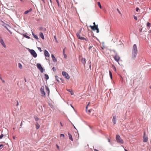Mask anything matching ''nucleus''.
Masks as SVG:
<instances>
[{"mask_svg": "<svg viewBox=\"0 0 151 151\" xmlns=\"http://www.w3.org/2000/svg\"><path fill=\"white\" fill-rule=\"evenodd\" d=\"M137 45L134 44L132 47V58L134 59L136 57L137 53Z\"/></svg>", "mask_w": 151, "mask_h": 151, "instance_id": "1", "label": "nucleus"}, {"mask_svg": "<svg viewBox=\"0 0 151 151\" xmlns=\"http://www.w3.org/2000/svg\"><path fill=\"white\" fill-rule=\"evenodd\" d=\"M94 26H92L91 25H90L89 27H91V29L93 30H96V32L99 33V29L98 28V25L97 24L96 25V24L95 22L93 23Z\"/></svg>", "mask_w": 151, "mask_h": 151, "instance_id": "2", "label": "nucleus"}, {"mask_svg": "<svg viewBox=\"0 0 151 151\" xmlns=\"http://www.w3.org/2000/svg\"><path fill=\"white\" fill-rule=\"evenodd\" d=\"M116 140L117 142L121 144H123L124 143V141L122 139L121 137L119 135H117L116 137Z\"/></svg>", "mask_w": 151, "mask_h": 151, "instance_id": "3", "label": "nucleus"}, {"mask_svg": "<svg viewBox=\"0 0 151 151\" xmlns=\"http://www.w3.org/2000/svg\"><path fill=\"white\" fill-rule=\"evenodd\" d=\"M82 29H81L79 30V31L78 32H77L76 33V36L79 39L81 40H86V39L84 37H81L80 35V33L81 32Z\"/></svg>", "mask_w": 151, "mask_h": 151, "instance_id": "4", "label": "nucleus"}, {"mask_svg": "<svg viewBox=\"0 0 151 151\" xmlns=\"http://www.w3.org/2000/svg\"><path fill=\"white\" fill-rule=\"evenodd\" d=\"M62 74L64 77L67 79H69L70 78V76L68 74L65 72H62Z\"/></svg>", "mask_w": 151, "mask_h": 151, "instance_id": "5", "label": "nucleus"}, {"mask_svg": "<svg viewBox=\"0 0 151 151\" xmlns=\"http://www.w3.org/2000/svg\"><path fill=\"white\" fill-rule=\"evenodd\" d=\"M37 68L40 70L41 73H43V69L40 64L38 63H37Z\"/></svg>", "mask_w": 151, "mask_h": 151, "instance_id": "6", "label": "nucleus"}, {"mask_svg": "<svg viewBox=\"0 0 151 151\" xmlns=\"http://www.w3.org/2000/svg\"><path fill=\"white\" fill-rule=\"evenodd\" d=\"M30 52L31 54L34 57L36 58L37 56V54L36 53L35 51L33 50H30Z\"/></svg>", "mask_w": 151, "mask_h": 151, "instance_id": "7", "label": "nucleus"}, {"mask_svg": "<svg viewBox=\"0 0 151 151\" xmlns=\"http://www.w3.org/2000/svg\"><path fill=\"white\" fill-rule=\"evenodd\" d=\"M0 42L4 47L5 48L6 47V45L1 37H0Z\"/></svg>", "mask_w": 151, "mask_h": 151, "instance_id": "8", "label": "nucleus"}, {"mask_svg": "<svg viewBox=\"0 0 151 151\" xmlns=\"http://www.w3.org/2000/svg\"><path fill=\"white\" fill-rule=\"evenodd\" d=\"M114 59L118 63L119 60L120 59V57L117 55H116L114 56Z\"/></svg>", "mask_w": 151, "mask_h": 151, "instance_id": "9", "label": "nucleus"}, {"mask_svg": "<svg viewBox=\"0 0 151 151\" xmlns=\"http://www.w3.org/2000/svg\"><path fill=\"white\" fill-rule=\"evenodd\" d=\"M148 140V137L145 136V132L144 133L143 136V140L144 142H147Z\"/></svg>", "mask_w": 151, "mask_h": 151, "instance_id": "10", "label": "nucleus"}, {"mask_svg": "<svg viewBox=\"0 0 151 151\" xmlns=\"http://www.w3.org/2000/svg\"><path fill=\"white\" fill-rule=\"evenodd\" d=\"M45 91L46 92V93L47 94H49L50 93V90L49 88L47 86H45Z\"/></svg>", "mask_w": 151, "mask_h": 151, "instance_id": "11", "label": "nucleus"}, {"mask_svg": "<svg viewBox=\"0 0 151 151\" xmlns=\"http://www.w3.org/2000/svg\"><path fill=\"white\" fill-rule=\"evenodd\" d=\"M41 93L42 94H45V92L44 91V87H42L40 89Z\"/></svg>", "mask_w": 151, "mask_h": 151, "instance_id": "12", "label": "nucleus"}, {"mask_svg": "<svg viewBox=\"0 0 151 151\" xmlns=\"http://www.w3.org/2000/svg\"><path fill=\"white\" fill-rule=\"evenodd\" d=\"M44 54H45V56L46 57H49L50 55H49L48 52L46 50H45Z\"/></svg>", "mask_w": 151, "mask_h": 151, "instance_id": "13", "label": "nucleus"}, {"mask_svg": "<svg viewBox=\"0 0 151 151\" xmlns=\"http://www.w3.org/2000/svg\"><path fill=\"white\" fill-rule=\"evenodd\" d=\"M81 62L82 63L85 65L86 63V59L82 58L81 60Z\"/></svg>", "mask_w": 151, "mask_h": 151, "instance_id": "14", "label": "nucleus"}, {"mask_svg": "<svg viewBox=\"0 0 151 151\" xmlns=\"http://www.w3.org/2000/svg\"><path fill=\"white\" fill-rule=\"evenodd\" d=\"M116 116H114L113 117V119L112 120L114 124H115L116 122Z\"/></svg>", "mask_w": 151, "mask_h": 151, "instance_id": "15", "label": "nucleus"}, {"mask_svg": "<svg viewBox=\"0 0 151 151\" xmlns=\"http://www.w3.org/2000/svg\"><path fill=\"white\" fill-rule=\"evenodd\" d=\"M52 58L53 60V61L55 62H56L57 61V60L56 58H55V57L54 55H52Z\"/></svg>", "mask_w": 151, "mask_h": 151, "instance_id": "16", "label": "nucleus"}, {"mask_svg": "<svg viewBox=\"0 0 151 151\" xmlns=\"http://www.w3.org/2000/svg\"><path fill=\"white\" fill-rule=\"evenodd\" d=\"M40 36L41 38L43 40L44 39V37L42 33L40 32Z\"/></svg>", "mask_w": 151, "mask_h": 151, "instance_id": "17", "label": "nucleus"}, {"mask_svg": "<svg viewBox=\"0 0 151 151\" xmlns=\"http://www.w3.org/2000/svg\"><path fill=\"white\" fill-rule=\"evenodd\" d=\"M68 135L69 139L71 141H73V140L72 138V135L70 134L69 133H68Z\"/></svg>", "mask_w": 151, "mask_h": 151, "instance_id": "18", "label": "nucleus"}, {"mask_svg": "<svg viewBox=\"0 0 151 151\" xmlns=\"http://www.w3.org/2000/svg\"><path fill=\"white\" fill-rule=\"evenodd\" d=\"M35 126H36V128L37 129H38L40 127V126L39 124L37 122L36 123V124H35Z\"/></svg>", "mask_w": 151, "mask_h": 151, "instance_id": "19", "label": "nucleus"}, {"mask_svg": "<svg viewBox=\"0 0 151 151\" xmlns=\"http://www.w3.org/2000/svg\"><path fill=\"white\" fill-rule=\"evenodd\" d=\"M67 91L70 92L71 93V94H74L73 91L72 90L68 89Z\"/></svg>", "mask_w": 151, "mask_h": 151, "instance_id": "20", "label": "nucleus"}, {"mask_svg": "<svg viewBox=\"0 0 151 151\" xmlns=\"http://www.w3.org/2000/svg\"><path fill=\"white\" fill-rule=\"evenodd\" d=\"M34 117L36 121H37L39 119V118L36 115H35Z\"/></svg>", "mask_w": 151, "mask_h": 151, "instance_id": "21", "label": "nucleus"}, {"mask_svg": "<svg viewBox=\"0 0 151 151\" xmlns=\"http://www.w3.org/2000/svg\"><path fill=\"white\" fill-rule=\"evenodd\" d=\"M45 78L46 80H47V79H49V76L47 74H45Z\"/></svg>", "mask_w": 151, "mask_h": 151, "instance_id": "22", "label": "nucleus"}, {"mask_svg": "<svg viewBox=\"0 0 151 151\" xmlns=\"http://www.w3.org/2000/svg\"><path fill=\"white\" fill-rule=\"evenodd\" d=\"M109 72L110 77L111 78V79H112V74L110 70H109Z\"/></svg>", "mask_w": 151, "mask_h": 151, "instance_id": "23", "label": "nucleus"}, {"mask_svg": "<svg viewBox=\"0 0 151 151\" xmlns=\"http://www.w3.org/2000/svg\"><path fill=\"white\" fill-rule=\"evenodd\" d=\"M18 66L20 69H22V65L20 63H18Z\"/></svg>", "mask_w": 151, "mask_h": 151, "instance_id": "24", "label": "nucleus"}, {"mask_svg": "<svg viewBox=\"0 0 151 151\" xmlns=\"http://www.w3.org/2000/svg\"><path fill=\"white\" fill-rule=\"evenodd\" d=\"M32 35L34 37H35L36 39H38L37 36L36 35L34 34L33 33H32Z\"/></svg>", "mask_w": 151, "mask_h": 151, "instance_id": "25", "label": "nucleus"}, {"mask_svg": "<svg viewBox=\"0 0 151 151\" xmlns=\"http://www.w3.org/2000/svg\"><path fill=\"white\" fill-rule=\"evenodd\" d=\"M97 4H98V6H99L100 8V9H101L102 7H101L100 3L99 2H98L97 3Z\"/></svg>", "mask_w": 151, "mask_h": 151, "instance_id": "26", "label": "nucleus"}, {"mask_svg": "<svg viewBox=\"0 0 151 151\" xmlns=\"http://www.w3.org/2000/svg\"><path fill=\"white\" fill-rule=\"evenodd\" d=\"M30 11H31V10H30L29 11L27 10V11H25L24 12V14H27L29 13V12H30Z\"/></svg>", "mask_w": 151, "mask_h": 151, "instance_id": "27", "label": "nucleus"}, {"mask_svg": "<svg viewBox=\"0 0 151 151\" xmlns=\"http://www.w3.org/2000/svg\"><path fill=\"white\" fill-rule=\"evenodd\" d=\"M150 23L149 22H147V27H150Z\"/></svg>", "mask_w": 151, "mask_h": 151, "instance_id": "28", "label": "nucleus"}, {"mask_svg": "<svg viewBox=\"0 0 151 151\" xmlns=\"http://www.w3.org/2000/svg\"><path fill=\"white\" fill-rule=\"evenodd\" d=\"M55 0L58 4V6L59 7L60 6V4H59V1L58 0Z\"/></svg>", "mask_w": 151, "mask_h": 151, "instance_id": "29", "label": "nucleus"}, {"mask_svg": "<svg viewBox=\"0 0 151 151\" xmlns=\"http://www.w3.org/2000/svg\"><path fill=\"white\" fill-rule=\"evenodd\" d=\"M54 38H55V42L56 43H58V41L57 40V38H56V36H54Z\"/></svg>", "mask_w": 151, "mask_h": 151, "instance_id": "30", "label": "nucleus"}, {"mask_svg": "<svg viewBox=\"0 0 151 151\" xmlns=\"http://www.w3.org/2000/svg\"><path fill=\"white\" fill-rule=\"evenodd\" d=\"M64 135L63 134H60V137H63V138L64 137Z\"/></svg>", "mask_w": 151, "mask_h": 151, "instance_id": "31", "label": "nucleus"}, {"mask_svg": "<svg viewBox=\"0 0 151 151\" xmlns=\"http://www.w3.org/2000/svg\"><path fill=\"white\" fill-rule=\"evenodd\" d=\"M0 78L1 80V81H2L3 83H5V81L2 79L1 77H0Z\"/></svg>", "mask_w": 151, "mask_h": 151, "instance_id": "32", "label": "nucleus"}, {"mask_svg": "<svg viewBox=\"0 0 151 151\" xmlns=\"http://www.w3.org/2000/svg\"><path fill=\"white\" fill-rule=\"evenodd\" d=\"M55 77L57 81L58 82L59 81L58 79V76H55Z\"/></svg>", "mask_w": 151, "mask_h": 151, "instance_id": "33", "label": "nucleus"}, {"mask_svg": "<svg viewBox=\"0 0 151 151\" xmlns=\"http://www.w3.org/2000/svg\"><path fill=\"white\" fill-rule=\"evenodd\" d=\"M24 36L25 37L27 38H28V39H29L30 38V37L27 36V35H25Z\"/></svg>", "mask_w": 151, "mask_h": 151, "instance_id": "34", "label": "nucleus"}, {"mask_svg": "<svg viewBox=\"0 0 151 151\" xmlns=\"http://www.w3.org/2000/svg\"><path fill=\"white\" fill-rule=\"evenodd\" d=\"M4 27H5L9 32H10V31L9 30V29L6 26H4Z\"/></svg>", "mask_w": 151, "mask_h": 151, "instance_id": "35", "label": "nucleus"}, {"mask_svg": "<svg viewBox=\"0 0 151 151\" xmlns=\"http://www.w3.org/2000/svg\"><path fill=\"white\" fill-rule=\"evenodd\" d=\"M89 104H90V102H89L88 104H87V106L86 107V111H87V109L88 108V106L89 105Z\"/></svg>", "mask_w": 151, "mask_h": 151, "instance_id": "36", "label": "nucleus"}, {"mask_svg": "<svg viewBox=\"0 0 151 151\" xmlns=\"http://www.w3.org/2000/svg\"><path fill=\"white\" fill-rule=\"evenodd\" d=\"M134 18L135 19L137 20V17L135 16H134Z\"/></svg>", "mask_w": 151, "mask_h": 151, "instance_id": "37", "label": "nucleus"}, {"mask_svg": "<svg viewBox=\"0 0 151 151\" xmlns=\"http://www.w3.org/2000/svg\"><path fill=\"white\" fill-rule=\"evenodd\" d=\"M4 136V135L3 134H1L0 136V139H1Z\"/></svg>", "mask_w": 151, "mask_h": 151, "instance_id": "38", "label": "nucleus"}, {"mask_svg": "<svg viewBox=\"0 0 151 151\" xmlns=\"http://www.w3.org/2000/svg\"><path fill=\"white\" fill-rule=\"evenodd\" d=\"M87 112H88L89 113H90L91 111L90 109L88 110V111L87 110V111H86Z\"/></svg>", "mask_w": 151, "mask_h": 151, "instance_id": "39", "label": "nucleus"}, {"mask_svg": "<svg viewBox=\"0 0 151 151\" xmlns=\"http://www.w3.org/2000/svg\"><path fill=\"white\" fill-rule=\"evenodd\" d=\"M3 147V145H0V149H1Z\"/></svg>", "mask_w": 151, "mask_h": 151, "instance_id": "40", "label": "nucleus"}, {"mask_svg": "<svg viewBox=\"0 0 151 151\" xmlns=\"http://www.w3.org/2000/svg\"><path fill=\"white\" fill-rule=\"evenodd\" d=\"M22 125V122L20 125V128H21Z\"/></svg>", "mask_w": 151, "mask_h": 151, "instance_id": "41", "label": "nucleus"}, {"mask_svg": "<svg viewBox=\"0 0 151 151\" xmlns=\"http://www.w3.org/2000/svg\"><path fill=\"white\" fill-rule=\"evenodd\" d=\"M139 8L138 7H137L136 8V11L137 12H138L139 10Z\"/></svg>", "mask_w": 151, "mask_h": 151, "instance_id": "42", "label": "nucleus"}, {"mask_svg": "<svg viewBox=\"0 0 151 151\" xmlns=\"http://www.w3.org/2000/svg\"><path fill=\"white\" fill-rule=\"evenodd\" d=\"M92 47H93L92 46H91L90 45L89 47V50L90 49H91L92 48Z\"/></svg>", "mask_w": 151, "mask_h": 151, "instance_id": "43", "label": "nucleus"}, {"mask_svg": "<svg viewBox=\"0 0 151 151\" xmlns=\"http://www.w3.org/2000/svg\"><path fill=\"white\" fill-rule=\"evenodd\" d=\"M63 54H65V49H63Z\"/></svg>", "mask_w": 151, "mask_h": 151, "instance_id": "44", "label": "nucleus"}, {"mask_svg": "<svg viewBox=\"0 0 151 151\" xmlns=\"http://www.w3.org/2000/svg\"><path fill=\"white\" fill-rule=\"evenodd\" d=\"M52 69H53V71H54L55 70V68L54 67H53L52 68Z\"/></svg>", "mask_w": 151, "mask_h": 151, "instance_id": "45", "label": "nucleus"}, {"mask_svg": "<svg viewBox=\"0 0 151 151\" xmlns=\"http://www.w3.org/2000/svg\"><path fill=\"white\" fill-rule=\"evenodd\" d=\"M38 50H40V51H41V48H40V47H38Z\"/></svg>", "mask_w": 151, "mask_h": 151, "instance_id": "46", "label": "nucleus"}, {"mask_svg": "<svg viewBox=\"0 0 151 151\" xmlns=\"http://www.w3.org/2000/svg\"><path fill=\"white\" fill-rule=\"evenodd\" d=\"M13 139H15V138H16L17 137H15V136H13Z\"/></svg>", "mask_w": 151, "mask_h": 151, "instance_id": "47", "label": "nucleus"}, {"mask_svg": "<svg viewBox=\"0 0 151 151\" xmlns=\"http://www.w3.org/2000/svg\"><path fill=\"white\" fill-rule=\"evenodd\" d=\"M18 105H19V103H18V101H17V104L16 105V106H18Z\"/></svg>", "mask_w": 151, "mask_h": 151, "instance_id": "48", "label": "nucleus"}, {"mask_svg": "<svg viewBox=\"0 0 151 151\" xmlns=\"http://www.w3.org/2000/svg\"><path fill=\"white\" fill-rule=\"evenodd\" d=\"M64 57L65 58H66V57H67L66 55L65 54H64Z\"/></svg>", "mask_w": 151, "mask_h": 151, "instance_id": "49", "label": "nucleus"}, {"mask_svg": "<svg viewBox=\"0 0 151 151\" xmlns=\"http://www.w3.org/2000/svg\"><path fill=\"white\" fill-rule=\"evenodd\" d=\"M114 70L115 71H116V69L115 67H114Z\"/></svg>", "mask_w": 151, "mask_h": 151, "instance_id": "50", "label": "nucleus"}, {"mask_svg": "<svg viewBox=\"0 0 151 151\" xmlns=\"http://www.w3.org/2000/svg\"><path fill=\"white\" fill-rule=\"evenodd\" d=\"M24 79L25 81V82H27V80H26V79L25 78H24Z\"/></svg>", "mask_w": 151, "mask_h": 151, "instance_id": "51", "label": "nucleus"}, {"mask_svg": "<svg viewBox=\"0 0 151 151\" xmlns=\"http://www.w3.org/2000/svg\"><path fill=\"white\" fill-rule=\"evenodd\" d=\"M142 29H139V30L140 31V32H142Z\"/></svg>", "mask_w": 151, "mask_h": 151, "instance_id": "52", "label": "nucleus"}, {"mask_svg": "<svg viewBox=\"0 0 151 151\" xmlns=\"http://www.w3.org/2000/svg\"><path fill=\"white\" fill-rule=\"evenodd\" d=\"M42 1H43V2L44 3H45V0H42Z\"/></svg>", "mask_w": 151, "mask_h": 151, "instance_id": "53", "label": "nucleus"}, {"mask_svg": "<svg viewBox=\"0 0 151 151\" xmlns=\"http://www.w3.org/2000/svg\"><path fill=\"white\" fill-rule=\"evenodd\" d=\"M71 107H72L73 109H74V107L71 105Z\"/></svg>", "mask_w": 151, "mask_h": 151, "instance_id": "54", "label": "nucleus"}, {"mask_svg": "<svg viewBox=\"0 0 151 151\" xmlns=\"http://www.w3.org/2000/svg\"><path fill=\"white\" fill-rule=\"evenodd\" d=\"M60 124H61L62 126H63V125H62V122H60Z\"/></svg>", "mask_w": 151, "mask_h": 151, "instance_id": "55", "label": "nucleus"}, {"mask_svg": "<svg viewBox=\"0 0 151 151\" xmlns=\"http://www.w3.org/2000/svg\"><path fill=\"white\" fill-rule=\"evenodd\" d=\"M94 151H99L98 150H96V149H95V150H94Z\"/></svg>", "mask_w": 151, "mask_h": 151, "instance_id": "56", "label": "nucleus"}, {"mask_svg": "<svg viewBox=\"0 0 151 151\" xmlns=\"http://www.w3.org/2000/svg\"><path fill=\"white\" fill-rule=\"evenodd\" d=\"M57 145V147L58 148H59V146H58L57 145Z\"/></svg>", "mask_w": 151, "mask_h": 151, "instance_id": "57", "label": "nucleus"}, {"mask_svg": "<svg viewBox=\"0 0 151 151\" xmlns=\"http://www.w3.org/2000/svg\"><path fill=\"white\" fill-rule=\"evenodd\" d=\"M121 81L122 80H122H123V78H121Z\"/></svg>", "mask_w": 151, "mask_h": 151, "instance_id": "58", "label": "nucleus"}, {"mask_svg": "<svg viewBox=\"0 0 151 151\" xmlns=\"http://www.w3.org/2000/svg\"><path fill=\"white\" fill-rule=\"evenodd\" d=\"M125 151H128V150H126V149H125Z\"/></svg>", "mask_w": 151, "mask_h": 151, "instance_id": "59", "label": "nucleus"}, {"mask_svg": "<svg viewBox=\"0 0 151 151\" xmlns=\"http://www.w3.org/2000/svg\"><path fill=\"white\" fill-rule=\"evenodd\" d=\"M50 0V2H52L51 0Z\"/></svg>", "mask_w": 151, "mask_h": 151, "instance_id": "60", "label": "nucleus"}, {"mask_svg": "<svg viewBox=\"0 0 151 151\" xmlns=\"http://www.w3.org/2000/svg\"><path fill=\"white\" fill-rule=\"evenodd\" d=\"M108 141H109V142L110 141V140H109H109H108Z\"/></svg>", "mask_w": 151, "mask_h": 151, "instance_id": "61", "label": "nucleus"}, {"mask_svg": "<svg viewBox=\"0 0 151 151\" xmlns=\"http://www.w3.org/2000/svg\"><path fill=\"white\" fill-rule=\"evenodd\" d=\"M13 129H15V128H13Z\"/></svg>", "mask_w": 151, "mask_h": 151, "instance_id": "62", "label": "nucleus"}, {"mask_svg": "<svg viewBox=\"0 0 151 151\" xmlns=\"http://www.w3.org/2000/svg\"><path fill=\"white\" fill-rule=\"evenodd\" d=\"M45 95H44L45 96ZM43 96H44V95H43Z\"/></svg>", "mask_w": 151, "mask_h": 151, "instance_id": "63", "label": "nucleus"}, {"mask_svg": "<svg viewBox=\"0 0 151 151\" xmlns=\"http://www.w3.org/2000/svg\"><path fill=\"white\" fill-rule=\"evenodd\" d=\"M150 32H151V31Z\"/></svg>", "mask_w": 151, "mask_h": 151, "instance_id": "64", "label": "nucleus"}]
</instances>
